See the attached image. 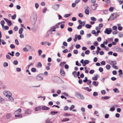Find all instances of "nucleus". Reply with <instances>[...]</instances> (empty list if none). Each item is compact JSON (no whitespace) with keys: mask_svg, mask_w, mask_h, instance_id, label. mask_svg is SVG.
Returning a JSON list of instances; mask_svg holds the SVG:
<instances>
[{"mask_svg":"<svg viewBox=\"0 0 123 123\" xmlns=\"http://www.w3.org/2000/svg\"><path fill=\"white\" fill-rule=\"evenodd\" d=\"M118 14L117 12L114 13L112 14L110 16L109 18L108 19V20H112L116 18L117 17Z\"/></svg>","mask_w":123,"mask_h":123,"instance_id":"nucleus-1","label":"nucleus"},{"mask_svg":"<svg viewBox=\"0 0 123 123\" xmlns=\"http://www.w3.org/2000/svg\"><path fill=\"white\" fill-rule=\"evenodd\" d=\"M112 31V30L111 28H106L105 31L104 32V33H105L107 34H109Z\"/></svg>","mask_w":123,"mask_h":123,"instance_id":"nucleus-2","label":"nucleus"},{"mask_svg":"<svg viewBox=\"0 0 123 123\" xmlns=\"http://www.w3.org/2000/svg\"><path fill=\"white\" fill-rule=\"evenodd\" d=\"M43 74H41L37 75L36 77V79L40 81L42 80H43V78L42 77Z\"/></svg>","mask_w":123,"mask_h":123,"instance_id":"nucleus-3","label":"nucleus"},{"mask_svg":"<svg viewBox=\"0 0 123 123\" xmlns=\"http://www.w3.org/2000/svg\"><path fill=\"white\" fill-rule=\"evenodd\" d=\"M31 109H27L25 111L24 114L26 116L28 115L31 114Z\"/></svg>","mask_w":123,"mask_h":123,"instance_id":"nucleus-4","label":"nucleus"},{"mask_svg":"<svg viewBox=\"0 0 123 123\" xmlns=\"http://www.w3.org/2000/svg\"><path fill=\"white\" fill-rule=\"evenodd\" d=\"M3 93L5 96H7V97L9 96V95L10 96L12 95L10 91L7 90L4 91L3 92Z\"/></svg>","mask_w":123,"mask_h":123,"instance_id":"nucleus-5","label":"nucleus"},{"mask_svg":"<svg viewBox=\"0 0 123 123\" xmlns=\"http://www.w3.org/2000/svg\"><path fill=\"white\" fill-rule=\"evenodd\" d=\"M76 97L80 99H85V97L81 93L78 94L76 96Z\"/></svg>","mask_w":123,"mask_h":123,"instance_id":"nucleus-6","label":"nucleus"},{"mask_svg":"<svg viewBox=\"0 0 123 123\" xmlns=\"http://www.w3.org/2000/svg\"><path fill=\"white\" fill-rule=\"evenodd\" d=\"M62 22H59L56 24L55 26H54L51 27L50 30H52V29H55L56 28H59V25Z\"/></svg>","mask_w":123,"mask_h":123,"instance_id":"nucleus-7","label":"nucleus"},{"mask_svg":"<svg viewBox=\"0 0 123 123\" xmlns=\"http://www.w3.org/2000/svg\"><path fill=\"white\" fill-rule=\"evenodd\" d=\"M4 19L7 23V25L8 26H10L12 24V23L10 20L5 18H4Z\"/></svg>","mask_w":123,"mask_h":123,"instance_id":"nucleus-8","label":"nucleus"},{"mask_svg":"<svg viewBox=\"0 0 123 123\" xmlns=\"http://www.w3.org/2000/svg\"><path fill=\"white\" fill-rule=\"evenodd\" d=\"M60 73L62 76H64L65 74V73L62 68H61L60 70Z\"/></svg>","mask_w":123,"mask_h":123,"instance_id":"nucleus-9","label":"nucleus"},{"mask_svg":"<svg viewBox=\"0 0 123 123\" xmlns=\"http://www.w3.org/2000/svg\"><path fill=\"white\" fill-rule=\"evenodd\" d=\"M97 5V4H93L91 5V7L92 10H95L96 9Z\"/></svg>","mask_w":123,"mask_h":123,"instance_id":"nucleus-10","label":"nucleus"},{"mask_svg":"<svg viewBox=\"0 0 123 123\" xmlns=\"http://www.w3.org/2000/svg\"><path fill=\"white\" fill-rule=\"evenodd\" d=\"M37 15L34 14L32 16V17L31 18V19H32V20L37 21Z\"/></svg>","mask_w":123,"mask_h":123,"instance_id":"nucleus-11","label":"nucleus"},{"mask_svg":"<svg viewBox=\"0 0 123 123\" xmlns=\"http://www.w3.org/2000/svg\"><path fill=\"white\" fill-rule=\"evenodd\" d=\"M21 110L20 108H19L18 110H16L14 112L15 114H18L20 113L21 112Z\"/></svg>","mask_w":123,"mask_h":123,"instance_id":"nucleus-12","label":"nucleus"},{"mask_svg":"<svg viewBox=\"0 0 123 123\" xmlns=\"http://www.w3.org/2000/svg\"><path fill=\"white\" fill-rule=\"evenodd\" d=\"M99 82L98 81H94L92 82V84L94 86H97Z\"/></svg>","mask_w":123,"mask_h":123,"instance_id":"nucleus-13","label":"nucleus"},{"mask_svg":"<svg viewBox=\"0 0 123 123\" xmlns=\"http://www.w3.org/2000/svg\"><path fill=\"white\" fill-rule=\"evenodd\" d=\"M42 109L43 110H48L50 109V108L48 107L45 106H44L42 108Z\"/></svg>","mask_w":123,"mask_h":123,"instance_id":"nucleus-14","label":"nucleus"},{"mask_svg":"<svg viewBox=\"0 0 123 123\" xmlns=\"http://www.w3.org/2000/svg\"><path fill=\"white\" fill-rule=\"evenodd\" d=\"M9 100L11 101H14V99L11 96V95H9V96L8 97Z\"/></svg>","mask_w":123,"mask_h":123,"instance_id":"nucleus-15","label":"nucleus"},{"mask_svg":"<svg viewBox=\"0 0 123 123\" xmlns=\"http://www.w3.org/2000/svg\"><path fill=\"white\" fill-rule=\"evenodd\" d=\"M89 62V61L87 60H85L84 61V64H83V65L85 66L86 64H88Z\"/></svg>","mask_w":123,"mask_h":123,"instance_id":"nucleus-16","label":"nucleus"},{"mask_svg":"<svg viewBox=\"0 0 123 123\" xmlns=\"http://www.w3.org/2000/svg\"><path fill=\"white\" fill-rule=\"evenodd\" d=\"M31 21L32 24L33 25H35L37 21L31 19Z\"/></svg>","mask_w":123,"mask_h":123,"instance_id":"nucleus-17","label":"nucleus"},{"mask_svg":"<svg viewBox=\"0 0 123 123\" xmlns=\"http://www.w3.org/2000/svg\"><path fill=\"white\" fill-rule=\"evenodd\" d=\"M41 109V107L40 106H39L38 107H36L34 109L35 111H38L40 110Z\"/></svg>","mask_w":123,"mask_h":123,"instance_id":"nucleus-18","label":"nucleus"},{"mask_svg":"<svg viewBox=\"0 0 123 123\" xmlns=\"http://www.w3.org/2000/svg\"><path fill=\"white\" fill-rule=\"evenodd\" d=\"M46 123H52V122L51 121V119L48 118L45 121Z\"/></svg>","mask_w":123,"mask_h":123,"instance_id":"nucleus-19","label":"nucleus"},{"mask_svg":"<svg viewBox=\"0 0 123 123\" xmlns=\"http://www.w3.org/2000/svg\"><path fill=\"white\" fill-rule=\"evenodd\" d=\"M23 31V29L22 28H21L19 30V33L20 34H22Z\"/></svg>","mask_w":123,"mask_h":123,"instance_id":"nucleus-20","label":"nucleus"},{"mask_svg":"<svg viewBox=\"0 0 123 123\" xmlns=\"http://www.w3.org/2000/svg\"><path fill=\"white\" fill-rule=\"evenodd\" d=\"M110 64L111 65H113L116 64H117L116 61H111L110 62Z\"/></svg>","mask_w":123,"mask_h":123,"instance_id":"nucleus-21","label":"nucleus"},{"mask_svg":"<svg viewBox=\"0 0 123 123\" xmlns=\"http://www.w3.org/2000/svg\"><path fill=\"white\" fill-rule=\"evenodd\" d=\"M98 75L96 74V76L93 77L92 79L93 80H97Z\"/></svg>","mask_w":123,"mask_h":123,"instance_id":"nucleus-22","label":"nucleus"},{"mask_svg":"<svg viewBox=\"0 0 123 123\" xmlns=\"http://www.w3.org/2000/svg\"><path fill=\"white\" fill-rule=\"evenodd\" d=\"M92 27V25H91L89 24H86L85 25V27L88 29Z\"/></svg>","mask_w":123,"mask_h":123,"instance_id":"nucleus-23","label":"nucleus"},{"mask_svg":"<svg viewBox=\"0 0 123 123\" xmlns=\"http://www.w3.org/2000/svg\"><path fill=\"white\" fill-rule=\"evenodd\" d=\"M58 112L56 111H52L50 113V114L51 115H54L57 113Z\"/></svg>","mask_w":123,"mask_h":123,"instance_id":"nucleus-24","label":"nucleus"},{"mask_svg":"<svg viewBox=\"0 0 123 123\" xmlns=\"http://www.w3.org/2000/svg\"><path fill=\"white\" fill-rule=\"evenodd\" d=\"M113 91L115 92H117V93H119V90H118L117 89V88H116L113 89Z\"/></svg>","mask_w":123,"mask_h":123,"instance_id":"nucleus-25","label":"nucleus"},{"mask_svg":"<svg viewBox=\"0 0 123 123\" xmlns=\"http://www.w3.org/2000/svg\"><path fill=\"white\" fill-rule=\"evenodd\" d=\"M109 12V11L108 10H104L103 11V13L105 14H107L108 13V12Z\"/></svg>","mask_w":123,"mask_h":123,"instance_id":"nucleus-26","label":"nucleus"},{"mask_svg":"<svg viewBox=\"0 0 123 123\" xmlns=\"http://www.w3.org/2000/svg\"><path fill=\"white\" fill-rule=\"evenodd\" d=\"M15 117L16 118L22 117V115L21 114H18V115H15Z\"/></svg>","mask_w":123,"mask_h":123,"instance_id":"nucleus-27","label":"nucleus"},{"mask_svg":"<svg viewBox=\"0 0 123 123\" xmlns=\"http://www.w3.org/2000/svg\"><path fill=\"white\" fill-rule=\"evenodd\" d=\"M110 98V97L108 96L105 97H101L102 98L104 99L105 100H107L109 99Z\"/></svg>","mask_w":123,"mask_h":123,"instance_id":"nucleus-28","label":"nucleus"},{"mask_svg":"<svg viewBox=\"0 0 123 123\" xmlns=\"http://www.w3.org/2000/svg\"><path fill=\"white\" fill-rule=\"evenodd\" d=\"M117 49L118 51L119 52H121L123 51V50L121 48L118 47Z\"/></svg>","mask_w":123,"mask_h":123,"instance_id":"nucleus-29","label":"nucleus"},{"mask_svg":"<svg viewBox=\"0 0 123 123\" xmlns=\"http://www.w3.org/2000/svg\"><path fill=\"white\" fill-rule=\"evenodd\" d=\"M84 89L86 90L87 91L89 92H90L92 91V90L91 89H89L88 87H85Z\"/></svg>","mask_w":123,"mask_h":123,"instance_id":"nucleus-30","label":"nucleus"},{"mask_svg":"<svg viewBox=\"0 0 123 123\" xmlns=\"http://www.w3.org/2000/svg\"><path fill=\"white\" fill-rule=\"evenodd\" d=\"M106 68L107 70H109L110 69L111 66L110 65H107L106 66Z\"/></svg>","mask_w":123,"mask_h":123,"instance_id":"nucleus-31","label":"nucleus"},{"mask_svg":"<svg viewBox=\"0 0 123 123\" xmlns=\"http://www.w3.org/2000/svg\"><path fill=\"white\" fill-rule=\"evenodd\" d=\"M10 47L11 49H14L15 48L14 45L13 44H11L10 45Z\"/></svg>","mask_w":123,"mask_h":123,"instance_id":"nucleus-32","label":"nucleus"},{"mask_svg":"<svg viewBox=\"0 0 123 123\" xmlns=\"http://www.w3.org/2000/svg\"><path fill=\"white\" fill-rule=\"evenodd\" d=\"M11 116V115L10 113H8L6 115V118L8 119Z\"/></svg>","mask_w":123,"mask_h":123,"instance_id":"nucleus-33","label":"nucleus"},{"mask_svg":"<svg viewBox=\"0 0 123 123\" xmlns=\"http://www.w3.org/2000/svg\"><path fill=\"white\" fill-rule=\"evenodd\" d=\"M70 120L68 118H65L63 119V120H62V121L63 122H66L67 121H68L69 120Z\"/></svg>","mask_w":123,"mask_h":123,"instance_id":"nucleus-34","label":"nucleus"},{"mask_svg":"<svg viewBox=\"0 0 123 123\" xmlns=\"http://www.w3.org/2000/svg\"><path fill=\"white\" fill-rule=\"evenodd\" d=\"M118 72L119 73V76H121L120 75L122 74H123V73L122 72V70L121 69H120L118 71Z\"/></svg>","mask_w":123,"mask_h":123,"instance_id":"nucleus-35","label":"nucleus"},{"mask_svg":"<svg viewBox=\"0 0 123 123\" xmlns=\"http://www.w3.org/2000/svg\"><path fill=\"white\" fill-rule=\"evenodd\" d=\"M13 64L15 65H16L18 64V62L17 61L15 60L13 62Z\"/></svg>","mask_w":123,"mask_h":123,"instance_id":"nucleus-36","label":"nucleus"},{"mask_svg":"<svg viewBox=\"0 0 123 123\" xmlns=\"http://www.w3.org/2000/svg\"><path fill=\"white\" fill-rule=\"evenodd\" d=\"M37 66L38 67H40L42 66V65L41 62H38L37 63Z\"/></svg>","mask_w":123,"mask_h":123,"instance_id":"nucleus-37","label":"nucleus"},{"mask_svg":"<svg viewBox=\"0 0 123 123\" xmlns=\"http://www.w3.org/2000/svg\"><path fill=\"white\" fill-rule=\"evenodd\" d=\"M71 15L70 14H66L65 15L64 17L65 18H66L68 17Z\"/></svg>","mask_w":123,"mask_h":123,"instance_id":"nucleus-38","label":"nucleus"},{"mask_svg":"<svg viewBox=\"0 0 123 123\" xmlns=\"http://www.w3.org/2000/svg\"><path fill=\"white\" fill-rule=\"evenodd\" d=\"M93 44L95 46H96L98 45V43L97 41H95L93 43Z\"/></svg>","mask_w":123,"mask_h":123,"instance_id":"nucleus-39","label":"nucleus"},{"mask_svg":"<svg viewBox=\"0 0 123 123\" xmlns=\"http://www.w3.org/2000/svg\"><path fill=\"white\" fill-rule=\"evenodd\" d=\"M68 109V107L67 106H66L64 107L63 110L64 111L67 110Z\"/></svg>","mask_w":123,"mask_h":123,"instance_id":"nucleus-40","label":"nucleus"},{"mask_svg":"<svg viewBox=\"0 0 123 123\" xmlns=\"http://www.w3.org/2000/svg\"><path fill=\"white\" fill-rule=\"evenodd\" d=\"M85 13L87 15H89V11L88 10H86L85 11Z\"/></svg>","mask_w":123,"mask_h":123,"instance_id":"nucleus-41","label":"nucleus"},{"mask_svg":"<svg viewBox=\"0 0 123 123\" xmlns=\"http://www.w3.org/2000/svg\"><path fill=\"white\" fill-rule=\"evenodd\" d=\"M90 19L94 21H95L96 20V18L94 17H91Z\"/></svg>","mask_w":123,"mask_h":123,"instance_id":"nucleus-42","label":"nucleus"},{"mask_svg":"<svg viewBox=\"0 0 123 123\" xmlns=\"http://www.w3.org/2000/svg\"><path fill=\"white\" fill-rule=\"evenodd\" d=\"M36 71V69L35 68H32L31 69V71L32 72H35Z\"/></svg>","mask_w":123,"mask_h":123,"instance_id":"nucleus-43","label":"nucleus"},{"mask_svg":"<svg viewBox=\"0 0 123 123\" xmlns=\"http://www.w3.org/2000/svg\"><path fill=\"white\" fill-rule=\"evenodd\" d=\"M77 74V72L76 71H74L72 73V74L75 77H76V76L75 75Z\"/></svg>","mask_w":123,"mask_h":123,"instance_id":"nucleus-44","label":"nucleus"},{"mask_svg":"<svg viewBox=\"0 0 123 123\" xmlns=\"http://www.w3.org/2000/svg\"><path fill=\"white\" fill-rule=\"evenodd\" d=\"M16 14H15L12 17V19H14L16 18Z\"/></svg>","mask_w":123,"mask_h":123,"instance_id":"nucleus-45","label":"nucleus"},{"mask_svg":"<svg viewBox=\"0 0 123 123\" xmlns=\"http://www.w3.org/2000/svg\"><path fill=\"white\" fill-rule=\"evenodd\" d=\"M100 31L99 30H98L97 31L96 33V34L95 35V36H98V33L100 32Z\"/></svg>","mask_w":123,"mask_h":123,"instance_id":"nucleus-46","label":"nucleus"},{"mask_svg":"<svg viewBox=\"0 0 123 123\" xmlns=\"http://www.w3.org/2000/svg\"><path fill=\"white\" fill-rule=\"evenodd\" d=\"M90 53V51L89 50H86L85 52V54L86 55H88Z\"/></svg>","mask_w":123,"mask_h":123,"instance_id":"nucleus-47","label":"nucleus"},{"mask_svg":"<svg viewBox=\"0 0 123 123\" xmlns=\"http://www.w3.org/2000/svg\"><path fill=\"white\" fill-rule=\"evenodd\" d=\"M85 80H83V82H86L88 80L87 79V77H85Z\"/></svg>","mask_w":123,"mask_h":123,"instance_id":"nucleus-48","label":"nucleus"},{"mask_svg":"<svg viewBox=\"0 0 123 123\" xmlns=\"http://www.w3.org/2000/svg\"><path fill=\"white\" fill-rule=\"evenodd\" d=\"M114 10V8L112 7H110L109 9V11L111 12L113 11Z\"/></svg>","mask_w":123,"mask_h":123,"instance_id":"nucleus-49","label":"nucleus"},{"mask_svg":"<svg viewBox=\"0 0 123 123\" xmlns=\"http://www.w3.org/2000/svg\"><path fill=\"white\" fill-rule=\"evenodd\" d=\"M90 48L91 50H93L95 49V47L94 46L92 45L91 46Z\"/></svg>","mask_w":123,"mask_h":123,"instance_id":"nucleus-50","label":"nucleus"},{"mask_svg":"<svg viewBox=\"0 0 123 123\" xmlns=\"http://www.w3.org/2000/svg\"><path fill=\"white\" fill-rule=\"evenodd\" d=\"M8 63L7 62H5L3 64V65L5 67H6V66H8Z\"/></svg>","mask_w":123,"mask_h":123,"instance_id":"nucleus-51","label":"nucleus"},{"mask_svg":"<svg viewBox=\"0 0 123 123\" xmlns=\"http://www.w3.org/2000/svg\"><path fill=\"white\" fill-rule=\"evenodd\" d=\"M100 46L103 48H106V47L105 45V44L103 43H102L100 45Z\"/></svg>","mask_w":123,"mask_h":123,"instance_id":"nucleus-52","label":"nucleus"},{"mask_svg":"<svg viewBox=\"0 0 123 123\" xmlns=\"http://www.w3.org/2000/svg\"><path fill=\"white\" fill-rule=\"evenodd\" d=\"M74 107L75 106L74 105H71V107H70L69 109L70 111L72 110V109L74 108Z\"/></svg>","mask_w":123,"mask_h":123,"instance_id":"nucleus-53","label":"nucleus"},{"mask_svg":"<svg viewBox=\"0 0 123 123\" xmlns=\"http://www.w3.org/2000/svg\"><path fill=\"white\" fill-rule=\"evenodd\" d=\"M92 106L91 105H88L87 106V107L89 109H91L92 108Z\"/></svg>","mask_w":123,"mask_h":123,"instance_id":"nucleus-54","label":"nucleus"},{"mask_svg":"<svg viewBox=\"0 0 123 123\" xmlns=\"http://www.w3.org/2000/svg\"><path fill=\"white\" fill-rule=\"evenodd\" d=\"M101 93L102 95H104L105 94L106 91L104 90H102L101 91Z\"/></svg>","mask_w":123,"mask_h":123,"instance_id":"nucleus-55","label":"nucleus"},{"mask_svg":"<svg viewBox=\"0 0 123 123\" xmlns=\"http://www.w3.org/2000/svg\"><path fill=\"white\" fill-rule=\"evenodd\" d=\"M99 70L100 72H102L103 71V69L102 68L100 67L99 68Z\"/></svg>","mask_w":123,"mask_h":123,"instance_id":"nucleus-56","label":"nucleus"},{"mask_svg":"<svg viewBox=\"0 0 123 123\" xmlns=\"http://www.w3.org/2000/svg\"><path fill=\"white\" fill-rule=\"evenodd\" d=\"M35 6L36 8L37 9L38 8L39 6L38 4L37 3H35Z\"/></svg>","mask_w":123,"mask_h":123,"instance_id":"nucleus-57","label":"nucleus"},{"mask_svg":"<svg viewBox=\"0 0 123 123\" xmlns=\"http://www.w3.org/2000/svg\"><path fill=\"white\" fill-rule=\"evenodd\" d=\"M14 30L15 31H17L18 29V27L17 26H15L14 28Z\"/></svg>","mask_w":123,"mask_h":123,"instance_id":"nucleus-58","label":"nucleus"},{"mask_svg":"<svg viewBox=\"0 0 123 123\" xmlns=\"http://www.w3.org/2000/svg\"><path fill=\"white\" fill-rule=\"evenodd\" d=\"M82 28V25H79L77 27V29H81Z\"/></svg>","mask_w":123,"mask_h":123,"instance_id":"nucleus-59","label":"nucleus"},{"mask_svg":"<svg viewBox=\"0 0 123 123\" xmlns=\"http://www.w3.org/2000/svg\"><path fill=\"white\" fill-rule=\"evenodd\" d=\"M98 95V93L97 92H94L93 93V95L94 96H97Z\"/></svg>","mask_w":123,"mask_h":123,"instance_id":"nucleus-60","label":"nucleus"},{"mask_svg":"<svg viewBox=\"0 0 123 123\" xmlns=\"http://www.w3.org/2000/svg\"><path fill=\"white\" fill-rule=\"evenodd\" d=\"M115 109V108L114 107H111L110 109V110L111 111H114Z\"/></svg>","mask_w":123,"mask_h":123,"instance_id":"nucleus-61","label":"nucleus"},{"mask_svg":"<svg viewBox=\"0 0 123 123\" xmlns=\"http://www.w3.org/2000/svg\"><path fill=\"white\" fill-rule=\"evenodd\" d=\"M80 45L79 44H77L76 45L75 47L77 49H79L80 47Z\"/></svg>","mask_w":123,"mask_h":123,"instance_id":"nucleus-62","label":"nucleus"},{"mask_svg":"<svg viewBox=\"0 0 123 123\" xmlns=\"http://www.w3.org/2000/svg\"><path fill=\"white\" fill-rule=\"evenodd\" d=\"M15 43L17 45L19 44V42L17 39H16L15 40Z\"/></svg>","mask_w":123,"mask_h":123,"instance_id":"nucleus-63","label":"nucleus"},{"mask_svg":"<svg viewBox=\"0 0 123 123\" xmlns=\"http://www.w3.org/2000/svg\"><path fill=\"white\" fill-rule=\"evenodd\" d=\"M47 9L46 7H45L43 10V13H44L46 12Z\"/></svg>","mask_w":123,"mask_h":123,"instance_id":"nucleus-64","label":"nucleus"}]
</instances>
